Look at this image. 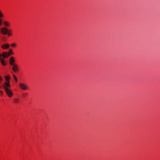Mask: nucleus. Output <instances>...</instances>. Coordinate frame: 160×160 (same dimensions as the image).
I'll list each match as a JSON object with an SVG mask.
<instances>
[{"label": "nucleus", "mask_w": 160, "mask_h": 160, "mask_svg": "<svg viewBox=\"0 0 160 160\" xmlns=\"http://www.w3.org/2000/svg\"><path fill=\"white\" fill-rule=\"evenodd\" d=\"M3 93V92L2 91H0V94L1 95H2Z\"/></svg>", "instance_id": "412c9836"}, {"label": "nucleus", "mask_w": 160, "mask_h": 160, "mask_svg": "<svg viewBox=\"0 0 160 160\" xmlns=\"http://www.w3.org/2000/svg\"><path fill=\"white\" fill-rule=\"evenodd\" d=\"M20 102L19 99L17 98H15L13 99V102L15 103H19Z\"/></svg>", "instance_id": "9d476101"}, {"label": "nucleus", "mask_w": 160, "mask_h": 160, "mask_svg": "<svg viewBox=\"0 0 160 160\" xmlns=\"http://www.w3.org/2000/svg\"><path fill=\"white\" fill-rule=\"evenodd\" d=\"M2 54L0 53V60L2 59Z\"/></svg>", "instance_id": "aec40b11"}, {"label": "nucleus", "mask_w": 160, "mask_h": 160, "mask_svg": "<svg viewBox=\"0 0 160 160\" xmlns=\"http://www.w3.org/2000/svg\"><path fill=\"white\" fill-rule=\"evenodd\" d=\"M28 94L27 93H24L22 94V95L24 97H25Z\"/></svg>", "instance_id": "6ab92c4d"}, {"label": "nucleus", "mask_w": 160, "mask_h": 160, "mask_svg": "<svg viewBox=\"0 0 160 160\" xmlns=\"http://www.w3.org/2000/svg\"><path fill=\"white\" fill-rule=\"evenodd\" d=\"M13 77L14 78V79L15 80L16 82H17L18 81V79L17 78V77H16V76L15 75H13Z\"/></svg>", "instance_id": "ddd939ff"}, {"label": "nucleus", "mask_w": 160, "mask_h": 160, "mask_svg": "<svg viewBox=\"0 0 160 160\" xmlns=\"http://www.w3.org/2000/svg\"><path fill=\"white\" fill-rule=\"evenodd\" d=\"M9 45L8 44H3L1 46L2 48L3 49H6L8 48H9Z\"/></svg>", "instance_id": "0eeeda50"}, {"label": "nucleus", "mask_w": 160, "mask_h": 160, "mask_svg": "<svg viewBox=\"0 0 160 160\" xmlns=\"http://www.w3.org/2000/svg\"><path fill=\"white\" fill-rule=\"evenodd\" d=\"M2 24V19L0 18V26H1Z\"/></svg>", "instance_id": "dca6fc26"}, {"label": "nucleus", "mask_w": 160, "mask_h": 160, "mask_svg": "<svg viewBox=\"0 0 160 160\" xmlns=\"http://www.w3.org/2000/svg\"><path fill=\"white\" fill-rule=\"evenodd\" d=\"M19 86L21 89L23 90L27 89L28 88V86L23 83H20L19 84Z\"/></svg>", "instance_id": "7ed1b4c3"}, {"label": "nucleus", "mask_w": 160, "mask_h": 160, "mask_svg": "<svg viewBox=\"0 0 160 160\" xmlns=\"http://www.w3.org/2000/svg\"><path fill=\"white\" fill-rule=\"evenodd\" d=\"M0 62H1L3 66H5L6 65V62L5 60L3 59V58L0 60Z\"/></svg>", "instance_id": "1a4fd4ad"}, {"label": "nucleus", "mask_w": 160, "mask_h": 160, "mask_svg": "<svg viewBox=\"0 0 160 160\" xmlns=\"http://www.w3.org/2000/svg\"><path fill=\"white\" fill-rule=\"evenodd\" d=\"M15 62V61L14 58L13 57H11L10 58L9 60L10 64L11 66H12L15 65V64H14Z\"/></svg>", "instance_id": "20e7f679"}, {"label": "nucleus", "mask_w": 160, "mask_h": 160, "mask_svg": "<svg viewBox=\"0 0 160 160\" xmlns=\"http://www.w3.org/2000/svg\"><path fill=\"white\" fill-rule=\"evenodd\" d=\"M9 52H10V54H13V52L12 51V50L11 49H10L9 50Z\"/></svg>", "instance_id": "f3484780"}, {"label": "nucleus", "mask_w": 160, "mask_h": 160, "mask_svg": "<svg viewBox=\"0 0 160 160\" xmlns=\"http://www.w3.org/2000/svg\"><path fill=\"white\" fill-rule=\"evenodd\" d=\"M2 57L4 58H8L10 55V54L7 52H4L2 53Z\"/></svg>", "instance_id": "39448f33"}, {"label": "nucleus", "mask_w": 160, "mask_h": 160, "mask_svg": "<svg viewBox=\"0 0 160 160\" xmlns=\"http://www.w3.org/2000/svg\"><path fill=\"white\" fill-rule=\"evenodd\" d=\"M8 36H11L12 35V33H11V31L10 30H8V33L7 34Z\"/></svg>", "instance_id": "f8f14e48"}, {"label": "nucleus", "mask_w": 160, "mask_h": 160, "mask_svg": "<svg viewBox=\"0 0 160 160\" xmlns=\"http://www.w3.org/2000/svg\"><path fill=\"white\" fill-rule=\"evenodd\" d=\"M2 86L8 96L9 97H12L13 95L12 91L9 89V88L10 87V83H4Z\"/></svg>", "instance_id": "f257e3e1"}, {"label": "nucleus", "mask_w": 160, "mask_h": 160, "mask_svg": "<svg viewBox=\"0 0 160 160\" xmlns=\"http://www.w3.org/2000/svg\"><path fill=\"white\" fill-rule=\"evenodd\" d=\"M12 70L15 72H18V65L17 64H15L13 65H12Z\"/></svg>", "instance_id": "423d86ee"}, {"label": "nucleus", "mask_w": 160, "mask_h": 160, "mask_svg": "<svg viewBox=\"0 0 160 160\" xmlns=\"http://www.w3.org/2000/svg\"><path fill=\"white\" fill-rule=\"evenodd\" d=\"M3 15L1 11L0 10V18H2L3 17Z\"/></svg>", "instance_id": "2eb2a0df"}, {"label": "nucleus", "mask_w": 160, "mask_h": 160, "mask_svg": "<svg viewBox=\"0 0 160 160\" xmlns=\"http://www.w3.org/2000/svg\"><path fill=\"white\" fill-rule=\"evenodd\" d=\"M12 47H15L16 46V44L15 43H12V44H11V45Z\"/></svg>", "instance_id": "4468645a"}, {"label": "nucleus", "mask_w": 160, "mask_h": 160, "mask_svg": "<svg viewBox=\"0 0 160 160\" xmlns=\"http://www.w3.org/2000/svg\"><path fill=\"white\" fill-rule=\"evenodd\" d=\"M5 80L6 81V82H5V83H9V80L10 79V77L9 75L8 76H5Z\"/></svg>", "instance_id": "6e6552de"}, {"label": "nucleus", "mask_w": 160, "mask_h": 160, "mask_svg": "<svg viewBox=\"0 0 160 160\" xmlns=\"http://www.w3.org/2000/svg\"><path fill=\"white\" fill-rule=\"evenodd\" d=\"M2 40L3 41H6L5 37H2Z\"/></svg>", "instance_id": "a211bd4d"}, {"label": "nucleus", "mask_w": 160, "mask_h": 160, "mask_svg": "<svg viewBox=\"0 0 160 160\" xmlns=\"http://www.w3.org/2000/svg\"><path fill=\"white\" fill-rule=\"evenodd\" d=\"M8 29L5 27L2 28L0 29V32L1 34L6 35L8 33Z\"/></svg>", "instance_id": "f03ea898"}, {"label": "nucleus", "mask_w": 160, "mask_h": 160, "mask_svg": "<svg viewBox=\"0 0 160 160\" xmlns=\"http://www.w3.org/2000/svg\"><path fill=\"white\" fill-rule=\"evenodd\" d=\"M4 25L7 27H9L10 26V23L8 22L5 21L3 22Z\"/></svg>", "instance_id": "9b49d317"}]
</instances>
